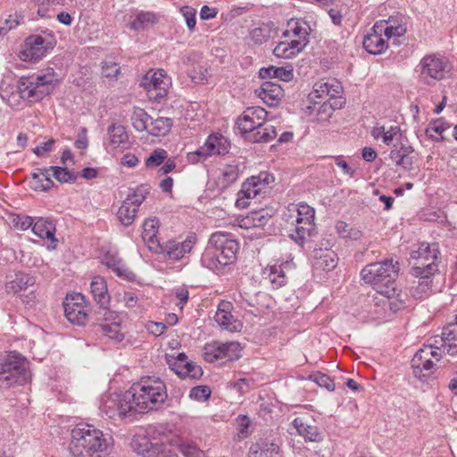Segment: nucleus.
Returning a JSON list of instances; mask_svg holds the SVG:
<instances>
[{"mask_svg":"<svg viewBox=\"0 0 457 457\" xmlns=\"http://www.w3.org/2000/svg\"><path fill=\"white\" fill-rule=\"evenodd\" d=\"M439 254L437 244L421 243L418 250L411 253V258L418 262L416 266H427L436 264Z\"/></svg>","mask_w":457,"mask_h":457,"instance_id":"obj_24","label":"nucleus"},{"mask_svg":"<svg viewBox=\"0 0 457 457\" xmlns=\"http://www.w3.org/2000/svg\"><path fill=\"white\" fill-rule=\"evenodd\" d=\"M305 47L303 40H291L280 42L273 49V54L279 58L290 59L299 54Z\"/></svg>","mask_w":457,"mask_h":457,"instance_id":"obj_29","label":"nucleus"},{"mask_svg":"<svg viewBox=\"0 0 457 457\" xmlns=\"http://www.w3.org/2000/svg\"><path fill=\"white\" fill-rule=\"evenodd\" d=\"M437 265L429 263L427 266H414L411 270V274L418 278L413 282L410 292L415 298H422L431 288V277L437 271Z\"/></svg>","mask_w":457,"mask_h":457,"instance_id":"obj_13","label":"nucleus"},{"mask_svg":"<svg viewBox=\"0 0 457 457\" xmlns=\"http://www.w3.org/2000/svg\"><path fill=\"white\" fill-rule=\"evenodd\" d=\"M181 373L182 378H191V379H197L200 378L203 375V370L199 365H196L193 361L190 363H187V368H183Z\"/></svg>","mask_w":457,"mask_h":457,"instance_id":"obj_56","label":"nucleus"},{"mask_svg":"<svg viewBox=\"0 0 457 457\" xmlns=\"http://www.w3.org/2000/svg\"><path fill=\"white\" fill-rule=\"evenodd\" d=\"M231 303L225 301L220 302L214 315V320L222 329L229 332L240 331L243 328V324L231 314Z\"/></svg>","mask_w":457,"mask_h":457,"instance_id":"obj_19","label":"nucleus"},{"mask_svg":"<svg viewBox=\"0 0 457 457\" xmlns=\"http://www.w3.org/2000/svg\"><path fill=\"white\" fill-rule=\"evenodd\" d=\"M432 355L430 346H424L414 354L411 360V368L415 377L421 378L425 376L423 371H429L434 368Z\"/></svg>","mask_w":457,"mask_h":457,"instance_id":"obj_22","label":"nucleus"},{"mask_svg":"<svg viewBox=\"0 0 457 457\" xmlns=\"http://www.w3.org/2000/svg\"><path fill=\"white\" fill-rule=\"evenodd\" d=\"M28 363L20 353L13 352L0 363V388L22 385L30 379Z\"/></svg>","mask_w":457,"mask_h":457,"instance_id":"obj_8","label":"nucleus"},{"mask_svg":"<svg viewBox=\"0 0 457 457\" xmlns=\"http://www.w3.org/2000/svg\"><path fill=\"white\" fill-rule=\"evenodd\" d=\"M379 26L375 23L370 32L364 37L363 47L367 52L372 54H381L389 46L388 41L384 36V31H379Z\"/></svg>","mask_w":457,"mask_h":457,"instance_id":"obj_20","label":"nucleus"},{"mask_svg":"<svg viewBox=\"0 0 457 457\" xmlns=\"http://www.w3.org/2000/svg\"><path fill=\"white\" fill-rule=\"evenodd\" d=\"M312 257V266L315 270L329 271L337 264V253L328 248L314 249Z\"/></svg>","mask_w":457,"mask_h":457,"instance_id":"obj_23","label":"nucleus"},{"mask_svg":"<svg viewBox=\"0 0 457 457\" xmlns=\"http://www.w3.org/2000/svg\"><path fill=\"white\" fill-rule=\"evenodd\" d=\"M170 80L163 70L150 71L143 78L141 86L145 87L149 98L160 100L167 94Z\"/></svg>","mask_w":457,"mask_h":457,"instance_id":"obj_14","label":"nucleus"},{"mask_svg":"<svg viewBox=\"0 0 457 457\" xmlns=\"http://www.w3.org/2000/svg\"><path fill=\"white\" fill-rule=\"evenodd\" d=\"M256 449L253 450V447L251 448L253 453L261 452L266 457H273L274 455L278 453L279 447L274 442L269 441L268 439H262L256 443Z\"/></svg>","mask_w":457,"mask_h":457,"instance_id":"obj_48","label":"nucleus"},{"mask_svg":"<svg viewBox=\"0 0 457 457\" xmlns=\"http://www.w3.org/2000/svg\"><path fill=\"white\" fill-rule=\"evenodd\" d=\"M256 92L258 96L269 106L278 105L283 96L281 87L270 81L263 82Z\"/></svg>","mask_w":457,"mask_h":457,"instance_id":"obj_25","label":"nucleus"},{"mask_svg":"<svg viewBox=\"0 0 457 457\" xmlns=\"http://www.w3.org/2000/svg\"><path fill=\"white\" fill-rule=\"evenodd\" d=\"M267 112L260 106L249 107L238 117L237 125L246 140L269 143L277 137L276 128L267 122Z\"/></svg>","mask_w":457,"mask_h":457,"instance_id":"obj_4","label":"nucleus"},{"mask_svg":"<svg viewBox=\"0 0 457 457\" xmlns=\"http://www.w3.org/2000/svg\"><path fill=\"white\" fill-rule=\"evenodd\" d=\"M289 264L285 262L280 265H272L269 268V275L268 278L271 283L273 288H279L286 285L287 277L285 273V268H287Z\"/></svg>","mask_w":457,"mask_h":457,"instance_id":"obj_40","label":"nucleus"},{"mask_svg":"<svg viewBox=\"0 0 457 457\" xmlns=\"http://www.w3.org/2000/svg\"><path fill=\"white\" fill-rule=\"evenodd\" d=\"M238 427V434L240 437H247L250 434L249 428L251 426V420L245 415H239L237 418Z\"/></svg>","mask_w":457,"mask_h":457,"instance_id":"obj_61","label":"nucleus"},{"mask_svg":"<svg viewBox=\"0 0 457 457\" xmlns=\"http://www.w3.org/2000/svg\"><path fill=\"white\" fill-rule=\"evenodd\" d=\"M104 264L112 269L119 277L127 280H134L135 274L128 269L123 261L113 255H106Z\"/></svg>","mask_w":457,"mask_h":457,"instance_id":"obj_34","label":"nucleus"},{"mask_svg":"<svg viewBox=\"0 0 457 457\" xmlns=\"http://www.w3.org/2000/svg\"><path fill=\"white\" fill-rule=\"evenodd\" d=\"M151 117L141 108H135L131 115V122L133 128L139 131H147L149 128V120Z\"/></svg>","mask_w":457,"mask_h":457,"instance_id":"obj_42","label":"nucleus"},{"mask_svg":"<svg viewBox=\"0 0 457 457\" xmlns=\"http://www.w3.org/2000/svg\"><path fill=\"white\" fill-rule=\"evenodd\" d=\"M64 313L68 320L73 324L84 326L87 320L85 297L80 293L68 295L63 302Z\"/></svg>","mask_w":457,"mask_h":457,"instance_id":"obj_15","label":"nucleus"},{"mask_svg":"<svg viewBox=\"0 0 457 457\" xmlns=\"http://www.w3.org/2000/svg\"><path fill=\"white\" fill-rule=\"evenodd\" d=\"M35 284V278L26 273H17L12 280L6 284L8 293L16 294Z\"/></svg>","mask_w":457,"mask_h":457,"instance_id":"obj_37","label":"nucleus"},{"mask_svg":"<svg viewBox=\"0 0 457 457\" xmlns=\"http://www.w3.org/2000/svg\"><path fill=\"white\" fill-rule=\"evenodd\" d=\"M120 72V67L116 62H105L103 65V75L107 78H116Z\"/></svg>","mask_w":457,"mask_h":457,"instance_id":"obj_63","label":"nucleus"},{"mask_svg":"<svg viewBox=\"0 0 457 457\" xmlns=\"http://www.w3.org/2000/svg\"><path fill=\"white\" fill-rule=\"evenodd\" d=\"M127 391L122 395H110L102 398L100 411L111 420L125 419L134 414L131 402L126 399Z\"/></svg>","mask_w":457,"mask_h":457,"instance_id":"obj_9","label":"nucleus"},{"mask_svg":"<svg viewBox=\"0 0 457 457\" xmlns=\"http://www.w3.org/2000/svg\"><path fill=\"white\" fill-rule=\"evenodd\" d=\"M259 76L262 79H278L279 80L288 82L293 79V70L284 67L270 66L262 68L259 71Z\"/></svg>","mask_w":457,"mask_h":457,"instance_id":"obj_36","label":"nucleus"},{"mask_svg":"<svg viewBox=\"0 0 457 457\" xmlns=\"http://www.w3.org/2000/svg\"><path fill=\"white\" fill-rule=\"evenodd\" d=\"M413 153V148L411 146L407 145H401L398 149H393L390 152V159L397 164L401 161H403V158L406 156V154H411Z\"/></svg>","mask_w":457,"mask_h":457,"instance_id":"obj_60","label":"nucleus"},{"mask_svg":"<svg viewBox=\"0 0 457 457\" xmlns=\"http://www.w3.org/2000/svg\"><path fill=\"white\" fill-rule=\"evenodd\" d=\"M29 182L30 187L36 191H48L54 187V181L51 179L50 169H35L31 174Z\"/></svg>","mask_w":457,"mask_h":457,"instance_id":"obj_28","label":"nucleus"},{"mask_svg":"<svg viewBox=\"0 0 457 457\" xmlns=\"http://www.w3.org/2000/svg\"><path fill=\"white\" fill-rule=\"evenodd\" d=\"M158 228L159 220L156 218L147 219L143 224L142 238L154 253H158L161 249V243L156 237Z\"/></svg>","mask_w":457,"mask_h":457,"instance_id":"obj_26","label":"nucleus"},{"mask_svg":"<svg viewBox=\"0 0 457 457\" xmlns=\"http://www.w3.org/2000/svg\"><path fill=\"white\" fill-rule=\"evenodd\" d=\"M148 194V187L141 185L134 189L131 194L128 195L117 212V217L123 226L128 227L134 222L138 207L145 201Z\"/></svg>","mask_w":457,"mask_h":457,"instance_id":"obj_10","label":"nucleus"},{"mask_svg":"<svg viewBox=\"0 0 457 457\" xmlns=\"http://www.w3.org/2000/svg\"><path fill=\"white\" fill-rule=\"evenodd\" d=\"M297 433L310 442H320L322 439L321 434L317 427L303 422L301 418H295L292 422Z\"/></svg>","mask_w":457,"mask_h":457,"instance_id":"obj_32","label":"nucleus"},{"mask_svg":"<svg viewBox=\"0 0 457 457\" xmlns=\"http://www.w3.org/2000/svg\"><path fill=\"white\" fill-rule=\"evenodd\" d=\"M99 308H100V311L97 313L98 320H103V321H106V322L110 321V323H112L113 321H117L118 315L115 312L109 310L108 306L107 307H99Z\"/></svg>","mask_w":457,"mask_h":457,"instance_id":"obj_62","label":"nucleus"},{"mask_svg":"<svg viewBox=\"0 0 457 457\" xmlns=\"http://www.w3.org/2000/svg\"><path fill=\"white\" fill-rule=\"evenodd\" d=\"M179 450L185 457H204V452L189 443H181Z\"/></svg>","mask_w":457,"mask_h":457,"instance_id":"obj_57","label":"nucleus"},{"mask_svg":"<svg viewBox=\"0 0 457 457\" xmlns=\"http://www.w3.org/2000/svg\"><path fill=\"white\" fill-rule=\"evenodd\" d=\"M168 157V153L164 149H155L151 155L145 160L147 168H155L160 166Z\"/></svg>","mask_w":457,"mask_h":457,"instance_id":"obj_52","label":"nucleus"},{"mask_svg":"<svg viewBox=\"0 0 457 457\" xmlns=\"http://www.w3.org/2000/svg\"><path fill=\"white\" fill-rule=\"evenodd\" d=\"M211 395V389L207 386H197L190 390L189 396L197 401H205Z\"/></svg>","mask_w":457,"mask_h":457,"instance_id":"obj_59","label":"nucleus"},{"mask_svg":"<svg viewBox=\"0 0 457 457\" xmlns=\"http://www.w3.org/2000/svg\"><path fill=\"white\" fill-rule=\"evenodd\" d=\"M194 244L195 241L191 237L182 242L169 240L164 244H161V249L157 253H163L170 260L179 261L190 253Z\"/></svg>","mask_w":457,"mask_h":457,"instance_id":"obj_21","label":"nucleus"},{"mask_svg":"<svg viewBox=\"0 0 457 457\" xmlns=\"http://www.w3.org/2000/svg\"><path fill=\"white\" fill-rule=\"evenodd\" d=\"M46 49L44 37L38 35L29 36L25 40L20 57L25 62H37L46 54Z\"/></svg>","mask_w":457,"mask_h":457,"instance_id":"obj_18","label":"nucleus"},{"mask_svg":"<svg viewBox=\"0 0 457 457\" xmlns=\"http://www.w3.org/2000/svg\"><path fill=\"white\" fill-rule=\"evenodd\" d=\"M447 129L448 126L442 120H436L426 129V135L436 141H439L444 138L442 134Z\"/></svg>","mask_w":457,"mask_h":457,"instance_id":"obj_49","label":"nucleus"},{"mask_svg":"<svg viewBox=\"0 0 457 457\" xmlns=\"http://www.w3.org/2000/svg\"><path fill=\"white\" fill-rule=\"evenodd\" d=\"M335 163L337 167H339L345 175L349 176L350 178L353 177L355 173V169L352 168L341 155L336 156Z\"/></svg>","mask_w":457,"mask_h":457,"instance_id":"obj_64","label":"nucleus"},{"mask_svg":"<svg viewBox=\"0 0 457 457\" xmlns=\"http://www.w3.org/2000/svg\"><path fill=\"white\" fill-rule=\"evenodd\" d=\"M435 348L444 353L454 356L457 354V316L455 321L446 325L440 336L434 337Z\"/></svg>","mask_w":457,"mask_h":457,"instance_id":"obj_17","label":"nucleus"},{"mask_svg":"<svg viewBox=\"0 0 457 457\" xmlns=\"http://www.w3.org/2000/svg\"><path fill=\"white\" fill-rule=\"evenodd\" d=\"M446 62L435 54L423 57L419 64L420 79L428 85L441 80L445 72Z\"/></svg>","mask_w":457,"mask_h":457,"instance_id":"obj_12","label":"nucleus"},{"mask_svg":"<svg viewBox=\"0 0 457 457\" xmlns=\"http://www.w3.org/2000/svg\"><path fill=\"white\" fill-rule=\"evenodd\" d=\"M48 169H50L51 176L61 183H73L77 179V173L67 168L51 166Z\"/></svg>","mask_w":457,"mask_h":457,"instance_id":"obj_43","label":"nucleus"},{"mask_svg":"<svg viewBox=\"0 0 457 457\" xmlns=\"http://www.w3.org/2000/svg\"><path fill=\"white\" fill-rule=\"evenodd\" d=\"M287 26L291 29L293 35L298 37L297 40H303L306 46L309 36V26L307 23L303 21L291 19L288 21Z\"/></svg>","mask_w":457,"mask_h":457,"instance_id":"obj_44","label":"nucleus"},{"mask_svg":"<svg viewBox=\"0 0 457 457\" xmlns=\"http://www.w3.org/2000/svg\"><path fill=\"white\" fill-rule=\"evenodd\" d=\"M342 91L343 87L341 83L336 79L320 81L314 85L315 96L318 98H323L325 96L337 98L340 96Z\"/></svg>","mask_w":457,"mask_h":457,"instance_id":"obj_30","label":"nucleus"},{"mask_svg":"<svg viewBox=\"0 0 457 457\" xmlns=\"http://www.w3.org/2000/svg\"><path fill=\"white\" fill-rule=\"evenodd\" d=\"M204 351V360L208 362L224 359L222 343L220 342H212L205 345Z\"/></svg>","mask_w":457,"mask_h":457,"instance_id":"obj_45","label":"nucleus"},{"mask_svg":"<svg viewBox=\"0 0 457 457\" xmlns=\"http://www.w3.org/2000/svg\"><path fill=\"white\" fill-rule=\"evenodd\" d=\"M92 296L99 307H107L110 303V295L107 291V285L104 278L96 276L90 283Z\"/></svg>","mask_w":457,"mask_h":457,"instance_id":"obj_27","label":"nucleus"},{"mask_svg":"<svg viewBox=\"0 0 457 457\" xmlns=\"http://www.w3.org/2000/svg\"><path fill=\"white\" fill-rule=\"evenodd\" d=\"M238 249V243L230 238L228 234L213 233L202 254L201 262L207 269L220 272L235 262Z\"/></svg>","mask_w":457,"mask_h":457,"instance_id":"obj_3","label":"nucleus"},{"mask_svg":"<svg viewBox=\"0 0 457 457\" xmlns=\"http://www.w3.org/2000/svg\"><path fill=\"white\" fill-rule=\"evenodd\" d=\"M172 120L166 117H157L150 120L148 134L154 137L165 136L172 127Z\"/></svg>","mask_w":457,"mask_h":457,"instance_id":"obj_38","label":"nucleus"},{"mask_svg":"<svg viewBox=\"0 0 457 457\" xmlns=\"http://www.w3.org/2000/svg\"><path fill=\"white\" fill-rule=\"evenodd\" d=\"M120 321L100 324L103 333L109 338L117 341H121L124 337L123 334L120 332Z\"/></svg>","mask_w":457,"mask_h":457,"instance_id":"obj_50","label":"nucleus"},{"mask_svg":"<svg viewBox=\"0 0 457 457\" xmlns=\"http://www.w3.org/2000/svg\"><path fill=\"white\" fill-rule=\"evenodd\" d=\"M399 263L393 259L372 262L361 271V278L384 296L395 295V282L399 274Z\"/></svg>","mask_w":457,"mask_h":457,"instance_id":"obj_5","label":"nucleus"},{"mask_svg":"<svg viewBox=\"0 0 457 457\" xmlns=\"http://www.w3.org/2000/svg\"><path fill=\"white\" fill-rule=\"evenodd\" d=\"M71 436L69 450L73 457H106L111 452L112 437L94 425L78 424Z\"/></svg>","mask_w":457,"mask_h":457,"instance_id":"obj_1","label":"nucleus"},{"mask_svg":"<svg viewBox=\"0 0 457 457\" xmlns=\"http://www.w3.org/2000/svg\"><path fill=\"white\" fill-rule=\"evenodd\" d=\"M180 12L186 20L187 28L190 30H193L196 23V10L193 7L186 5L180 8Z\"/></svg>","mask_w":457,"mask_h":457,"instance_id":"obj_58","label":"nucleus"},{"mask_svg":"<svg viewBox=\"0 0 457 457\" xmlns=\"http://www.w3.org/2000/svg\"><path fill=\"white\" fill-rule=\"evenodd\" d=\"M164 437V428L154 427L145 435L134 436L131 446L133 450L143 457H168L170 450L167 449Z\"/></svg>","mask_w":457,"mask_h":457,"instance_id":"obj_7","label":"nucleus"},{"mask_svg":"<svg viewBox=\"0 0 457 457\" xmlns=\"http://www.w3.org/2000/svg\"><path fill=\"white\" fill-rule=\"evenodd\" d=\"M287 222H294L297 218H303L305 221L314 220L315 211L306 204H292L288 207ZM306 224V222H304Z\"/></svg>","mask_w":457,"mask_h":457,"instance_id":"obj_33","label":"nucleus"},{"mask_svg":"<svg viewBox=\"0 0 457 457\" xmlns=\"http://www.w3.org/2000/svg\"><path fill=\"white\" fill-rule=\"evenodd\" d=\"M304 222V219L297 218V220H294V222L288 223L294 228L291 229L294 232L291 234L292 238L299 244H302L314 229V220L306 221V224Z\"/></svg>","mask_w":457,"mask_h":457,"instance_id":"obj_31","label":"nucleus"},{"mask_svg":"<svg viewBox=\"0 0 457 457\" xmlns=\"http://www.w3.org/2000/svg\"><path fill=\"white\" fill-rule=\"evenodd\" d=\"M58 83V76L50 69L44 74L21 77L18 81V89L22 99L36 103L51 95Z\"/></svg>","mask_w":457,"mask_h":457,"instance_id":"obj_6","label":"nucleus"},{"mask_svg":"<svg viewBox=\"0 0 457 457\" xmlns=\"http://www.w3.org/2000/svg\"><path fill=\"white\" fill-rule=\"evenodd\" d=\"M224 359L228 361L237 360L241 355V346L237 342L222 343Z\"/></svg>","mask_w":457,"mask_h":457,"instance_id":"obj_51","label":"nucleus"},{"mask_svg":"<svg viewBox=\"0 0 457 457\" xmlns=\"http://www.w3.org/2000/svg\"><path fill=\"white\" fill-rule=\"evenodd\" d=\"M108 134L110 137V144L114 146H119L120 144L125 143L128 139L125 128L120 124H112L109 126Z\"/></svg>","mask_w":457,"mask_h":457,"instance_id":"obj_46","label":"nucleus"},{"mask_svg":"<svg viewBox=\"0 0 457 457\" xmlns=\"http://www.w3.org/2000/svg\"><path fill=\"white\" fill-rule=\"evenodd\" d=\"M32 231L40 238H47L52 242H55L54 237L55 225L50 220L38 219L32 226Z\"/></svg>","mask_w":457,"mask_h":457,"instance_id":"obj_35","label":"nucleus"},{"mask_svg":"<svg viewBox=\"0 0 457 457\" xmlns=\"http://www.w3.org/2000/svg\"><path fill=\"white\" fill-rule=\"evenodd\" d=\"M310 379L319 385L320 387H325L328 391L335 390V383L331 379L330 377L322 373V372H315L310 375Z\"/></svg>","mask_w":457,"mask_h":457,"instance_id":"obj_54","label":"nucleus"},{"mask_svg":"<svg viewBox=\"0 0 457 457\" xmlns=\"http://www.w3.org/2000/svg\"><path fill=\"white\" fill-rule=\"evenodd\" d=\"M155 22L156 17L153 12H141L137 13L135 20L130 22V28L135 30H140Z\"/></svg>","mask_w":457,"mask_h":457,"instance_id":"obj_47","label":"nucleus"},{"mask_svg":"<svg viewBox=\"0 0 457 457\" xmlns=\"http://www.w3.org/2000/svg\"><path fill=\"white\" fill-rule=\"evenodd\" d=\"M229 144L221 135H211L204 145L196 151L188 153L187 159L191 163L204 162L209 156L225 154L228 152Z\"/></svg>","mask_w":457,"mask_h":457,"instance_id":"obj_11","label":"nucleus"},{"mask_svg":"<svg viewBox=\"0 0 457 457\" xmlns=\"http://www.w3.org/2000/svg\"><path fill=\"white\" fill-rule=\"evenodd\" d=\"M270 30L267 27L255 28L250 32L251 40L256 45H262L268 41Z\"/></svg>","mask_w":457,"mask_h":457,"instance_id":"obj_55","label":"nucleus"},{"mask_svg":"<svg viewBox=\"0 0 457 457\" xmlns=\"http://www.w3.org/2000/svg\"><path fill=\"white\" fill-rule=\"evenodd\" d=\"M167 396L166 386L160 378H146L127 390L126 399L131 402L135 414L159 410Z\"/></svg>","mask_w":457,"mask_h":457,"instance_id":"obj_2","label":"nucleus"},{"mask_svg":"<svg viewBox=\"0 0 457 457\" xmlns=\"http://www.w3.org/2000/svg\"><path fill=\"white\" fill-rule=\"evenodd\" d=\"M261 190L262 187H260L259 185H257L254 181H252L251 178L248 179L247 181L243 184L242 189L238 193L237 204L238 206L245 207L248 205V204L244 201V198H254Z\"/></svg>","mask_w":457,"mask_h":457,"instance_id":"obj_39","label":"nucleus"},{"mask_svg":"<svg viewBox=\"0 0 457 457\" xmlns=\"http://www.w3.org/2000/svg\"><path fill=\"white\" fill-rule=\"evenodd\" d=\"M274 215L272 208H262L251 212V215L246 218V220L253 227H263L268 223L270 219Z\"/></svg>","mask_w":457,"mask_h":457,"instance_id":"obj_41","label":"nucleus"},{"mask_svg":"<svg viewBox=\"0 0 457 457\" xmlns=\"http://www.w3.org/2000/svg\"><path fill=\"white\" fill-rule=\"evenodd\" d=\"M379 26V31H384L386 39H391V44L399 46L402 44V37L407 32L406 20L403 15L390 16L388 20H382L376 22Z\"/></svg>","mask_w":457,"mask_h":457,"instance_id":"obj_16","label":"nucleus"},{"mask_svg":"<svg viewBox=\"0 0 457 457\" xmlns=\"http://www.w3.org/2000/svg\"><path fill=\"white\" fill-rule=\"evenodd\" d=\"M221 175L225 185L234 183L239 175L238 164H227L221 170Z\"/></svg>","mask_w":457,"mask_h":457,"instance_id":"obj_53","label":"nucleus"}]
</instances>
